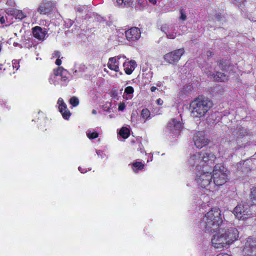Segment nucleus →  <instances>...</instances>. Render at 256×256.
I'll return each mask as SVG.
<instances>
[{"instance_id":"nucleus-41","label":"nucleus","mask_w":256,"mask_h":256,"mask_svg":"<svg viewBox=\"0 0 256 256\" xmlns=\"http://www.w3.org/2000/svg\"><path fill=\"white\" fill-rule=\"evenodd\" d=\"M125 108V104L124 103H120V104L118 106V110L122 111Z\"/></svg>"},{"instance_id":"nucleus-20","label":"nucleus","mask_w":256,"mask_h":256,"mask_svg":"<svg viewBox=\"0 0 256 256\" xmlns=\"http://www.w3.org/2000/svg\"><path fill=\"white\" fill-rule=\"evenodd\" d=\"M233 134L238 137L242 138L247 134V131L244 128L239 126L233 132Z\"/></svg>"},{"instance_id":"nucleus-13","label":"nucleus","mask_w":256,"mask_h":256,"mask_svg":"<svg viewBox=\"0 0 256 256\" xmlns=\"http://www.w3.org/2000/svg\"><path fill=\"white\" fill-rule=\"evenodd\" d=\"M125 35L128 40L134 41L140 37V31L138 28L134 27L126 31Z\"/></svg>"},{"instance_id":"nucleus-27","label":"nucleus","mask_w":256,"mask_h":256,"mask_svg":"<svg viewBox=\"0 0 256 256\" xmlns=\"http://www.w3.org/2000/svg\"><path fill=\"white\" fill-rule=\"evenodd\" d=\"M130 66V64L129 62H124L123 64L125 72L127 74H130L133 71V70H132V68H129Z\"/></svg>"},{"instance_id":"nucleus-26","label":"nucleus","mask_w":256,"mask_h":256,"mask_svg":"<svg viewBox=\"0 0 256 256\" xmlns=\"http://www.w3.org/2000/svg\"><path fill=\"white\" fill-rule=\"evenodd\" d=\"M67 72V70H64L62 67H58L57 70L54 71V74L56 76H62L64 74H66Z\"/></svg>"},{"instance_id":"nucleus-35","label":"nucleus","mask_w":256,"mask_h":256,"mask_svg":"<svg viewBox=\"0 0 256 256\" xmlns=\"http://www.w3.org/2000/svg\"><path fill=\"white\" fill-rule=\"evenodd\" d=\"M219 67L222 70H226V64L225 62H224L223 61H220V62Z\"/></svg>"},{"instance_id":"nucleus-2","label":"nucleus","mask_w":256,"mask_h":256,"mask_svg":"<svg viewBox=\"0 0 256 256\" xmlns=\"http://www.w3.org/2000/svg\"><path fill=\"white\" fill-rule=\"evenodd\" d=\"M222 222L220 210L216 207L212 208L203 218L202 223L205 232L210 234L216 232L220 227Z\"/></svg>"},{"instance_id":"nucleus-44","label":"nucleus","mask_w":256,"mask_h":256,"mask_svg":"<svg viewBox=\"0 0 256 256\" xmlns=\"http://www.w3.org/2000/svg\"><path fill=\"white\" fill-rule=\"evenodd\" d=\"M62 64V61L60 59L58 58L56 61V64L58 66H60Z\"/></svg>"},{"instance_id":"nucleus-12","label":"nucleus","mask_w":256,"mask_h":256,"mask_svg":"<svg viewBox=\"0 0 256 256\" xmlns=\"http://www.w3.org/2000/svg\"><path fill=\"white\" fill-rule=\"evenodd\" d=\"M208 174H212V176H228L230 174V171L223 164H218L214 166L212 171V172L211 170Z\"/></svg>"},{"instance_id":"nucleus-28","label":"nucleus","mask_w":256,"mask_h":256,"mask_svg":"<svg viewBox=\"0 0 256 256\" xmlns=\"http://www.w3.org/2000/svg\"><path fill=\"white\" fill-rule=\"evenodd\" d=\"M150 112L147 108H144L141 112V116L144 118L147 119L150 117Z\"/></svg>"},{"instance_id":"nucleus-10","label":"nucleus","mask_w":256,"mask_h":256,"mask_svg":"<svg viewBox=\"0 0 256 256\" xmlns=\"http://www.w3.org/2000/svg\"><path fill=\"white\" fill-rule=\"evenodd\" d=\"M193 140L194 145L198 148H202L208 143V139L205 137L204 132H196L194 135Z\"/></svg>"},{"instance_id":"nucleus-39","label":"nucleus","mask_w":256,"mask_h":256,"mask_svg":"<svg viewBox=\"0 0 256 256\" xmlns=\"http://www.w3.org/2000/svg\"><path fill=\"white\" fill-rule=\"evenodd\" d=\"M110 103H106L105 105L104 106V110L105 111H110Z\"/></svg>"},{"instance_id":"nucleus-33","label":"nucleus","mask_w":256,"mask_h":256,"mask_svg":"<svg viewBox=\"0 0 256 256\" xmlns=\"http://www.w3.org/2000/svg\"><path fill=\"white\" fill-rule=\"evenodd\" d=\"M180 18L182 20H185L186 19V16L185 12L183 9L180 10Z\"/></svg>"},{"instance_id":"nucleus-53","label":"nucleus","mask_w":256,"mask_h":256,"mask_svg":"<svg viewBox=\"0 0 256 256\" xmlns=\"http://www.w3.org/2000/svg\"><path fill=\"white\" fill-rule=\"evenodd\" d=\"M97 112H96V110H92V114H96Z\"/></svg>"},{"instance_id":"nucleus-45","label":"nucleus","mask_w":256,"mask_h":256,"mask_svg":"<svg viewBox=\"0 0 256 256\" xmlns=\"http://www.w3.org/2000/svg\"><path fill=\"white\" fill-rule=\"evenodd\" d=\"M206 54L208 58H209L212 55V53L210 51L208 50L206 52Z\"/></svg>"},{"instance_id":"nucleus-55","label":"nucleus","mask_w":256,"mask_h":256,"mask_svg":"<svg viewBox=\"0 0 256 256\" xmlns=\"http://www.w3.org/2000/svg\"><path fill=\"white\" fill-rule=\"evenodd\" d=\"M68 22H69L70 26L72 25V22L70 20H68Z\"/></svg>"},{"instance_id":"nucleus-40","label":"nucleus","mask_w":256,"mask_h":256,"mask_svg":"<svg viewBox=\"0 0 256 256\" xmlns=\"http://www.w3.org/2000/svg\"><path fill=\"white\" fill-rule=\"evenodd\" d=\"M14 61H14H12V66L14 68H16L17 70L19 68V64L17 62V61L16 60Z\"/></svg>"},{"instance_id":"nucleus-18","label":"nucleus","mask_w":256,"mask_h":256,"mask_svg":"<svg viewBox=\"0 0 256 256\" xmlns=\"http://www.w3.org/2000/svg\"><path fill=\"white\" fill-rule=\"evenodd\" d=\"M203 177H198L196 178V182L202 188H206L212 182V177H210V178H203ZM207 178L208 177H204Z\"/></svg>"},{"instance_id":"nucleus-30","label":"nucleus","mask_w":256,"mask_h":256,"mask_svg":"<svg viewBox=\"0 0 256 256\" xmlns=\"http://www.w3.org/2000/svg\"><path fill=\"white\" fill-rule=\"evenodd\" d=\"M70 102L73 106H76L79 104V100L76 97L73 96L70 98Z\"/></svg>"},{"instance_id":"nucleus-16","label":"nucleus","mask_w":256,"mask_h":256,"mask_svg":"<svg viewBox=\"0 0 256 256\" xmlns=\"http://www.w3.org/2000/svg\"><path fill=\"white\" fill-rule=\"evenodd\" d=\"M32 32L34 37L38 40H43L46 34L45 28H42L40 26H36L32 29Z\"/></svg>"},{"instance_id":"nucleus-57","label":"nucleus","mask_w":256,"mask_h":256,"mask_svg":"<svg viewBox=\"0 0 256 256\" xmlns=\"http://www.w3.org/2000/svg\"><path fill=\"white\" fill-rule=\"evenodd\" d=\"M78 11L80 12V11H81V10H80V8H78Z\"/></svg>"},{"instance_id":"nucleus-58","label":"nucleus","mask_w":256,"mask_h":256,"mask_svg":"<svg viewBox=\"0 0 256 256\" xmlns=\"http://www.w3.org/2000/svg\"><path fill=\"white\" fill-rule=\"evenodd\" d=\"M78 169H79V170H80V167L78 168Z\"/></svg>"},{"instance_id":"nucleus-21","label":"nucleus","mask_w":256,"mask_h":256,"mask_svg":"<svg viewBox=\"0 0 256 256\" xmlns=\"http://www.w3.org/2000/svg\"><path fill=\"white\" fill-rule=\"evenodd\" d=\"M214 80L217 82H224L228 80V76L224 73L217 72L214 74L212 78Z\"/></svg>"},{"instance_id":"nucleus-51","label":"nucleus","mask_w":256,"mask_h":256,"mask_svg":"<svg viewBox=\"0 0 256 256\" xmlns=\"http://www.w3.org/2000/svg\"><path fill=\"white\" fill-rule=\"evenodd\" d=\"M150 2L152 3L153 4H156V0H149Z\"/></svg>"},{"instance_id":"nucleus-25","label":"nucleus","mask_w":256,"mask_h":256,"mask_svg":"<svg viewBox=\"0 0 256 256\" xmlns=\"http://www.w3.org/2000/svg\"><path fill=\"white\" fill-rule=\"evenodd\" d=\"M144 164L141 162H134L132 165V168L134 171L141 170L144 168Z\"/></svg>"},{"instance_id":"nucleus-31","label":"nucleus","mask_w":256,"mask_h":256,"mask_svg":"<svg viewBox=\"0 0 256 256\" xmlns=\"http://www.w3.org/2000/svg\"><path fill=\"white\" fill-rule=\"evenodd\" d=\"M170 29V26L166 24H162L160 26V30L164 32L166 34H167V32H168Z\"/></svg>"},{"instance_id":"nucleus-29","label":"nucleus","mask_w":256,"mask_h":256,"mask_svg":"<svg viewBox=\"0 0 256 256\" xmlns=\"http://www.w3.org/2000/svg\"><path fill=\"white\" fill-rule=\"evenodd\" d=\"M188 93L186 88H184L179 92L178 96L180 98H184Z\"/></svg>"},{"instance_id":"nucleus-47","label":"nucleus","mask_w":256,"mask_h":256,"mask_svg":"<svg viewBox=\"0 0 256 256\" xmlns=\"http://www.w3.org/2000/svg\"><path fill=\"white\" fill-rule=\"evenodd\" d=\"M122 1H124V5H126V4H128V5L130 2V0H122Z\"/></svg>"},{"instance_id":"nucleus-56","label":"nucleus","mask_w":256,"mask_h":256,"mask_svg":"<svg viewBox=\"0 0 256 256\" xmlns=\"http://www.w3.org/2000/svg\"><path fill=\"white\" fill-rule=\"evenodd\" d=\"M2 67H3L2 64H0V70H2Z\"/></svg>"},{"instance_id":"nucleus-22","label":"nucleus","mask_w":256,"mask_h":256,"mask_svg":"<svg viewBox=\"0 0 256 256\" xmlns=\"http://www.w3.org/2000/svg\"><path fill=\"white\" fill-rule=\"evenodd\" d=\"M213 182L216 186H222L226 182L224 177H212Z\"/></svg>"},{"instance_id":"nucleus-4","label":"nucleus","mask_w":256,"mask_h":256,"mask_svg":"<svg viewBox=\"0 0 256 256\" xmlns=\"http://www.w3.org/2000/svg\"><path fill=\"white\" fill-rule=\"evenodd\" d=\"M234 214L238 218L245 220L251 216L256 215V206L247 202L238 204L234 210Z\"/></svg>"},{"instance_id":"nucleus-49","label":"nucleus","mask_w":256,"mask_h":256,"mask_svg":"<svg viewBox=\"0 0 256 256\" xmlns=\"http://www.w3.org/2000/svg\"><path fill=\"white\" fill-rule=\"evenodd\" d=\"M54 54H55V56H56V57H58V58H59V57H60V52H55V53H54Z\"/></svg>"},{"instance_id":"nucleus-17","label":"nucleus","mask_w":256,"mask_h":256,"mask_svg":"<svg viewBox=\"0 0 256 256\" xmlns=\"http://www.w3.org/2000/svg\"><path fill=\"white\" fill-rule=\"evenodd\" d=\"M6 13L8 14L15 16L16 18L20 20L22 19L26 16L22 11L18 10L10 9L8 10V12Z\"/></svg>"},{"instance_id":"nucleus-15","label":"nucleus","mask_w":256,"mask_h":256,"mask_svg":"<svg viewBox=\"0 0 256 256\" xmlns=\"http://www.w3.org/2000/svg\"><path fill=\"white\" fill-rule=\"evenodd\" d=\"M122 57L124 58H126L124 56H117L118 60H120ZM118 60H116V58H110L109 59L108 66L110 69L114 70L116 72H118L119 70V68L118 66Z\"/></svg>"},{"instance_id":"nucleus-19","label":"nucleus","mask_w":256,"mask_h":256,"mask_svg":"<svg viewBox=\"0 0 256 256\" xmlns=\"http://www.w3.org/2000/svg\"><path fill=\"white\" fill-rule=\"evenodd\" d=\"M202 68H203L202 70L208 76L210 77V78H212L214 74L212 71L213 69L210 64L204 63Z\"/></svg>"},{"instance_id":"nucleus-1","label":"nucleus","mask_w":256,"mask_h":256,"mask_svg":"<svg viewBox=\"0 0 256 256\" xmlns=\"http://www.w3.org/2000/svg\"><path fill=\"white\" fill-rule=\"evenodd\" d=\"M238 237V230L234 227L220 228L212 238V245L216 248H222L231 244Z\"/></svg>"},{"instance_id":"nucleus-36","label":"nucleus","mask_w":256,"mask_h":256,"mask_svg":"<svg viewBox=\"0 0 256 256\" xmlns=\"http://www.w3.org/2000/svg\"><path fill=\"white\" fill-rule=\"evenodd\" d=\"M96 152L102 158H108V156L105 154H104L102 150H96Z\"/></svg>"},{"instance_id":"nucleus-38","label":"nucleus","mask_w":256,"mask_h":256,"mask_svg":"<svg viewBox=\"0 0 256 256\" xmlns=\"http://www.w3.org/2000/svg\"><path fill=\"white\" fill-rule=\"evenodd\" d=\"M166 37L168 38H172L174 39L176 38V33L174 32H172L170 34H166Z\"/></svg>"},{"instance_id":"nucleus-6","label":"nucleus","mask_w":256,"mask_h":256,"mask_svg":"<svg viewBox=\"0 0 256 256\" xmlns=\"http://www.w3.org/2000/svg\"><path fill=\"white\" fill-rule=\"evenodd\" d=\"M184 52L183 48L174 50L166 54L164 56V59L170 64H175L180 60Z\"/></svg>"},{"instance_id":"nucleus-9","label":"nucleus","mask_w":256,"mask_h":256,"mask_svg":"<svg viewBox=\"0 0 256 256\" xmlns=\"http://www.w3.org/2000/svg\"><path fill=\"white\" fill-rule=\"evenodd\" d=\"M199 152L203 166L210 167L209 164H213L216 158L214 154L210 150H202Z\"/></svg>"},{"instance_id":"nucleus-42","label":"nucleus","mask_w":256,"mask_h":256,"mask_svg":"<svg viewBox=\"0 0 256 256\" xmlns=\"http://www.w3.org/2000/svg\"><path fill=\"white\" fill-rule=\"evenodd\" d=\"M114 2H116L118 6H120L123 4L124 1L122 0H113Z\"/></svg>"},{"instance_id":"nucleus-7","label":"nucleus","mask_w":256,"mask_h":256,"mask_svg":"<svg viewBox=\"0 0 256 256\" xmlns=\"http://www.w3.org/2000/svg\"><path fill=\"white\" fill-rule=\"evenodd\" d=\"M244 256H256V240L249 238L243 250Z\"/></svg>"},{"instance_id":"nucleus-14","label":"nucleus","mask_w":256,"mask_h":256,"mask_svg":"<svg viewBox=\"0 0 256 256\" xmlns=\"http://www.w3.org/2000/svg\"><path fill=\"white\" fill-rule=\"evenodd\" d=\"M58 104H59V110L63 118L66 120H68L70 116V112L67 109L66 106L64 103L62 98H58Z\"/></svg>"},{"instance_id":"nucleus-43","label":"nucleus","mask_w":256,"mask_h":256,"mask_svg":"<svg viewBox=\"0 0 256 256\" xmlns=\"http://www.w3.org/2000/svg\"><path fill=\"white\" fill-rule=\"evenodd\" d=\"M156 102L158 105H162L163 104V100L160 98H158L156 100Z\"/></svg>"},{"instance_id":"nucleus-11","label":"nucleus","mask_w":256,"mask_h":256,"mask_svg":"<svg viewBox=\"0 0 256 256\" xmlns=\"http://www.w3.org/2000/svg\"><path fill=\"white\" fill-rule=\"evenodd\" d=\"M55 7V3L50 0H45L38 9V12L42 14H46L52 12Z\"/></svg>"},{"instance_id":"nucleus-59","label":"nucleus","mask_w":256,"mask_h":256,"mask_svg":"<svg viewBox=\"0 0 256 256\" xmlns=\"http://www.w3.org/2000/svg\"><path fill=\"white\" fill-rule=\"evenodd\" d=\"M110 118H112V116H111V115H110Z\"/></svg>"},{"instance_id":"nucleus-24","label":"nucleus","mask_w":256,"mask_h":256,"mask_svg":"<svg viewBox=\"0 0 256 256\" xmlns=\"http://www.w3.org/2000/svg\"><path fill=\"white\" fill-rule=\"evenodd\" d=\"M250 162V161L246 160L242 164L241 163H240L239 166H238V168L242 169V172H246L250 171V169L247 168V166L249 165L248 164Z\"/></svg>"},{"instance_id":"nucleus-46","label":"nucleus","mask_w":256,"mask_h":256,"mask_svg":"<svg viewBox=\"0 0 256 256\" xmlns=\"http://www.w3.org/2000/svg\"><path fill=\"white\" fill-rule=\"evenodd\" d=\"M66 74H64L62 76H61L62 77V78H61L62 80L65 82V81H66L67 80L68 78L66 77Z\"/></svg>"},{"instance_id":"nucleus-34","label":"nucleus","mask_w":256,"mask_h":256,"mask_svg":"<svg viewBox=\"0 0 256 256\" xmlns=\"http://www.w3.org/2000/svg\"><path fill=\"white\" fill-rule=\"evenodd\" d=\"M124 92L127 94H132L134 92V88L132 87L128 86H127L124 90Z\"/></svg>"},{"instance_id":"nucleus-52","label":"nucleus","mask_w":256,"mask_h":256,"mask_svg":"<svg viewBox=\"0 0 256 256\" xmlns=\"http://www.w3.org/2000/svg\"><path fill=\"white\" fill-rule=\"evenodd\" d=\"M138 149H140V150H141L142 148L141 146H142V144L140 142H138Z\"/></svg>"},{"instance_id":"nucleus-3","label":"nucleus","mask_w":256,"mask_h":256,"mask_svg":"<svg viewBox=\"0 0 256 256\" xmlns=\"http://www.w3.org/2000/svg\"><path fill=\"white\" fill-rule=\"evenodd\" d=\"M212 106V102L208 98L202 97L198 98L190 104L191 116L194 118L202 117L205 116Z\"/></svg>"},{"instance_id":"nucleus-8","label":"nucleus","mask_w":256,"mask_h":256,"mask_svg":"<svg viewBox=\"0 0 256 256\" xmlns=\"http://www.w3.org/2000/svg\"><path fill=\"white\" fill-rule=\"evenodd\" d=\"M182 128V125L180 120L172 119L167 124L166 130L170 133H172V136H177Z\"/></svg>"},{"instance_id":"nucleus-37","label":"nucleus","mask_w":256,"mask_h":256,"mask_svg":"<svg viewBox=\"0 0 256 256\" xmlns=\"http://www.w3.org/2000/svg\"><path fill=\"white\" fill-rule=\"evenodd\" d=\"M130 64V68H132L133 70L137 66L135 60H131L129 62Z\"/></svg>"},{"instance_id":"nucleus-32","label":"nucleus","mask_w":256,"mask_h":256,"mask_svg":"<svg viewBox=\"0 0 256 256\" xmlns=\"http://www.w3.org/2000/svg\"><path fill=\"white\" fill-rule=\"evenodd\" d=\"M86 134H87L88 137L90 139L96 138L98 137V135L97 132H87Z\"/></svg>"},{"instance_id":"nucleus-50","label":"nucleus","mask_w":256,"mask_h":256,"mask_svg":"<svg viewBox=\"0 0 256 256\" xmlns=\"http://www.w3.org/2000/svg\"><path fill=\"white\" fill-rule=\"evenodd\" d=\"M156 89V88L155 87V86H152L151 88H150V90L152 92H154Z\"/></svg>"},{"instance_id":"nucleus-23","label":"nucleus","mask_w":256,"mask_h":256,"mask_svg":"<svg viewBox=\"0 0 256 256\" xmlns=\"http://www.w3.org/2000/svg\"><path fill=\"white\" fill-rule=\"evenodd\" d=\"M130 130L128 128L122 127L119 132V134L124 138H126L130 135Z\"/></svg>"},{"instance_id":"nucleus-5","label":"nucleus","mask_w":256,"mask_h":256,"mask_svg":"<svg viewBox=\"0 0 256 256\" xmlns=\"http://www.w3.org/2000/svg\"><path fill=\"white\" fill-rule=\"evenodd\" d=\"M188 164L192 168H194L196 171H198L200 175L208 174L211 170L210 167L202 166L199 152L191 156L188 160Z\"/></svg>"},{"instance_id":"nucleus-54","label":"nucleus","mask_w":256,"mask_h":256,"mask_svg":"<svg viewBox=\"0 0 256 256\" xmlns=\"http://www.w3.org/2000/svg\"><path fill=\"white\" fill-rule=\"evenodd\" d=\"M218 256H229L228 254H220L218 255Z\"/></svg>"},{"instance_id":"nucleus-48","label":"nucleus","mask_w":256,"mask_h":256,"mask_svg":"<svg viewBox=\"0 0 256 256\" xmlns=\"http://www.w3.org/2000/svg\"><path fill=\"white\" fill-rule=\"evenodd\" d=\"M0 22L2 24H3L5 23V18H4V16H2L0 18Z\"/></svg>"}]
</instances>
